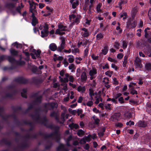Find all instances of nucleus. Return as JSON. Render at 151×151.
I'll use <instances>...</instances> for the list:
<instances>
[{
  "label": "nucleus",
  "instance_id": "nucleus-29",
  "mask_svg": "<svg viewBox=\"0 0 151 151\" xmlns=\"http://www.w3.org/2000/svg\"><path fill=\"white\" fill-rule=\"evenodd\" d=\"M31 116L32 118L35 119L38 122H40L41 120V119L40 117V115L35 116L34 115L32 114L31 115Z\"/></svg>",
  "mask_w": 151,
  "mask_h": 151
},
{
  "label": "nucleus",
  "instance_id": "nucleus-16",
  "mask_svg": "<svg viewBox=\"0 0 151 151\" xmlns=\"http://www.w3.org/2000/svg\"><path fill=\"white\" fill-rule=\"evenodd\" d=\"M68 126L71 130L73 129H78L79 128V126L78 124H75L73 123H72L70 124Z\"/></svg>",
  "mask_w": 151,
  "mask_h": 151
},
{
  "label": "nucleus",
  "instance_id": "nucleus-61",
  "mask_svg": "<svg viewBox=\"0 0 151 151\" xmlns=\"http://www.w3.org/2000/svg\"><path fill=\"white\" fill-rule=\"evenodd\" d=\"M91 57L93 60H97L99 58V57L98 56H95L94 55V54H92Z\"/></svg>",
  "mask_w": 151,
  "mask_h": 151
},
{
  "label": "nucleus",
  "instance_id": "nucleus-34",
  "mask_svg": "<svg viewBox=\"0 0 151 151\" xmlns=\"http://www.w3.org/2000/svg\"><path fill=\"white\" fill-rule=\"evenodd\" d=\"M38 20L37 18L32 19L31 24L32 26H35L38 23Z\"/></svg>",
  "mask_w": 151,
  "mask_h": 151
},
{
  "label": "nucleus",
  "instance_id": "nucleus-6",
  "mask_svg": "<svg viewBox=\"0 0 151 151\" xmlns=\"http://www.w3.org/2000/svg\"><path fill=\"white\" fill-rule=\"evenodd\" d=\"M136 25V22L133 21L132 19H129L127 24V27L129 29L135 28Z\"/></svg>",
  "mask_w": 151,
  "mask_h": 151
},
{
  "label": "nucleus",
  "instance_id": "nucleus-36",
  "mask_svg": "<svg viewBox=\"0 0 151 151\" xmlns=\"http://www.w3.org/2000/svg\"><path fill=\"white\" fill-rule=\"evenodd\" d=\"M47 143L50 144L49 145H46L45 147V149L46 150L49 149L52 147V144L51 141L48 140H47Z\"/></svg>",
  "mask_w": 151,
  "mask_h": 151
},
{
  "label": "nucleus",
  "instance_id": "nucleus-13",
  "mask_svg": "<svg viewBox=\"0 0 151 151\" xmlns=\"http://www.w3.org/2000/svg\"><path fill=\"white\" fill-rule=\"evenodd\" d=\"M150 29L149 27L145 28L144 30L145 32V37L146 38H148L151 36V31H150Z\"/></svg>",
  "mask_w": 151,
  "mask_h": 151
},
{
  "label": "nucleus",
  "instance_id": "nucleus-31",
  "mask_svg": "<svg viewBox=\"0 0 151 151\" xmlns=\"http://www.w3.org/2000/svg\"><path fill=\"white\" fill-rule=\"evenodd\" d=\"M77 90L78 92H81L82 93L84 92L85 91V88L84 86L82 87L81 86H79L78 87Z\"/></svg>",
  "mask_w": 151,
  "mask_h": 151
},
{
  "label": "nucleus",
  "instance_id": "nucleus-20",
  "mask_svg": "<svg viewBox=\"0 0 151 151\" xmlns=\"http://www.w3.org/2000/svg\"><path fill=\"white\" fill-rule=\"evenodd\" d=\"M27 140H26V142L24 141V142L20 146V148L21 149L23 150L29 147V144L28 142H27Z\"/></svg>",
  "mask_w": 151,
  "mask_h": 151
},
{
  "label": "nucleus",
  "instance_id": "nucleus-52",
  "mask_svg": "<svg viewBox=\"0 0 151 151\" xmlns=\"http://www.w3.org/2000/svg\"><path fill=\"white\" fill-rule=\"evenodd\" d=\"M134 124V123L133 121H132L131 120L129 121L128 122H127L126 123V125H129L131 126L132 125H133Z\"/></svg>",
  "mask_w": 151,
  "mask_h": 151
},
{
  "label": "nucleus",
  "instance_id": "nucleus-54",
  "mask_svg": "<svg viewBox=\"0 0 151 151\" xmlns=\"http://www.w3.org/2000/svg\"><path fill=\"white\" fill-rule=\"evenodd\" d=\"M21 7L20 6H18L14 10L16 11V13L17 12L20 14L21 13Z\"/></svg>",
  "mask_w": 151,
  "mask_h": 151
},
{
  "label": "nucleus",
  "instance_id": "nucleus-11",
  "mask_svg": "<svg viewBox=\"0 0 151 151\" xmlns=\"http://www.w3.org/2000/svg\"><path fill=\"white\" fill-rule=\"evenodd\" d=\"M57 151H68V148L65 147L63 144H60L56 148Z\"/></svg>",
  "mask_w": 151,
  "mask_h": 151
},
{
  "label": "nucleus",
  "instance_id": "nucleus-59",
  "mask_svg": "<svg viewBox=\"0 0 151 151\" xmlns=\"http://www.w3.org/2000/svg\"><path fill=\"white\" fill-rule=\"evenodd\" d=\"M43 27L44 29L43 30H48L49 29L48 25L47 23H46L44 24Z\"/></svg>",
  "mask_w": 151,
  "mask_h": 151
},
{
  "label": "nucleus",
  "instance_id": "nucleus-12",
  "mask_svg": "<svg viewBox=\"0 0 151 151\" xmlns=\"http://www.w3.org/2000/svg\"><path fill=\"white\" fill-rule=\"evenodd\" d=\"M91 135L90 134H89L87 136L85 137L84 138L82 139L80 142L81 143L85 144L86 143V141L87 142H89L91 140Z\"/></svg>",
  "mask_w": 151,
  "mask_h": 151
},
{
  "label": "nucleus",
  "instance_id": "nucleus-21",
  "mask_svg": "<svg viewBox=\"0 0 151 151\" xmlns=\"http://www.w3.org/2000/svg\"><path fill=\"white\" fill-rule=\"evenodd\" d=\"M32 83L35 85H38L41 83V81L40 79L35 77L32 78Z\"/></svg>",
  "mask_w": 151,
  "mask_h": 151
},
{
  "label": "nucleus",
  "instance_id": "nucleus-40",
  "mask_svg": "<svg viewBox=\"0 0 151 151\" xmlns=\"http://www.w3.org/2000/svg\"><path fill=\"white\" fill-rule=\"evenodd\" d=\"M93 118L94 120V123L96 125H99L100 121L99 119L97 118H96L95 116H93Z\"/></svg>",
  "mask_w": 151,
  "mask_h": 151
},
{
  "label": "nucleus",
  "instance_id": "nucleus-25",
  "mask_svg": "<svg viewBox=\"0 0 151 151\" xmlns=\"http://www.w3.org/2000/svg\"><path fill=\"white\" fill-rule=\"evenodd\" d=\"M42 96H40L37 97L33 101V103L34 104H36L37 103L40 104L42 101Z\"/></svg>",
  "mask_w": 151,
  "mask_h": 151
},
{
  "label": "nucleus",
  "instance_id": "nucleus-50",
  "mask_svg": "<svg viewBox=\"0 0 151 151\" xmlns=\"http://www.w3.org/2000/svg\"><path fill=\"white\" fill-rule=\"evenodd\" d=\"M107 60L109 61L114 63H116L117 62V61L116 60L113 59L110 57H109L107 58Z\"/></svg>",
  "mask_w": 151,
  "mask_h": 151
},
{
  "label": "nucleus",
  "instance_id": "nucleus-37",
  "mask_svg": "<svg viewBox=\"0 0 151 151\" xmlns=\"http://www.w3.org/2000/svg\"><path fill=\"white\" fill-rule=\"evenodd\" d=\"M0 116L3 120H4V121L6 122L8 121V119L9 117L10 116L9 115H6L5 116H4L2 114Z\"/></svg>",
  "mask_w": 151,
  "mask_h": 151
},
{
  "label": "nucleus",
  "instance_id": "nucleus-7",
  "mask_svg": "<svg viewBox=\"0 0 151 151\" xmlns=\"http://www.w3.org/2000/svg\"><path fill=\"white\" fill-rule=\"evenodd\" d=\"M4 145L10 146L12 145V142L5 138H3L0 140V145L2 146Z\"/></svg>",
  "mask_w": 151,
  "mask_h": 151
},
{
  "label": "nucleus",
  "instance_id": "nucleus-51",
  "mask_svg": "<svg viewBox=\"0 0 151 151\" xmlns=\"http://www.w3.org/2000/svg\"><path fill=\"white\" fill-rule=\"evenodd\" d=\"M41 110V109L40 108H39L37 109H36L35 110V116H38V115H40V114L39 113V112Z\"/></svg>",
  "mask_w": 151,
  "mask_h": 151
},
{
  "label": "nucleus",
  "instance_id": "nucleus-22",
  "mask_svg": "<svg viewBox=\"0 0 151 151\" xmlns=\"http://www.w3.org/2000/svg\"><path fill=\"white\" fill-rule=\"evenodd\" d=\"M97 73V70L96 68H92L91 70H90L89 71V75L90 76H94Z\"/></svg>",
  "mask_w": 151,
  "mask_h": 151
},
{
  "label": "nucleus",
  "instance_id": "nucleus-15",
  "mask_svg": "<svg viewBox=\"0 0 151 151\" xmlns=\"http://www.w3.org/2000/svg\"><path fill=\"white\" fill-rule=\"evenodd\" d=\"M9 52L12 56L15 57L18 56L19 52L17 50L11 48L9 50Z\"/></svg>",
  "mask_w": 151,
  "mask_h": 151
},
{
  "label": "nucleus",
  "instance_id": "nucleus-56",
  "mask_svg": "<svg viewBox=\"0 0 151 151\" xmlns=\"http://www.w3.org/2000/svg\"><path fill=\"white\" fill-rule=\"evenodd\" d=\"M125 116L127 118H130L132 117V114L129 112H127L124 114Z\"/></svg>",
  "mask_w": 151,
  "mask_h": 151
},
{
  "label": "nucleus",
  "instance_id": "nucleus-49",
  "mask_svg": "<svg viewBox=\"0 0 151 151\" xmlns=\"http://www.w3.org/2000/svg\"><path fill=\"white\" fill-rule=\"evenodd\" d=\"M69 56H71L72 57H70L68 58V61L69 63H71L73 62L74 60V59L73 58V56L72 55H69Z\"/></svg>",
  "mask_w": 151,
  "mask_h": 151
},
{
  "label": "nucleus",
  "instance_id": "nucleus-23",
  "mask_svg": "<svg viewBox=\"0 0 151 151\" xmlns=\"http://www.w3.org/2000/svg\"><path fill=\"white\" fill-rule=\"evenodd\" d=\"M7 60L9 62L12 63H13L15 62H16V61L14 57L12 56L7 55Z\"/></svg>",
  "mask_w": 151,
  "mask_h": 151
},
{
  "label": "nucleus",
  "instance_id": "nucleus-60",
  "mask_svg": "<svg viewBox=\"0 0 151 151\" xmlns=\"http://www.w3.org/2000/svg\"><path fill=\"white\" fill-rule=\"evenodd\" d=\"M136 85V83L133 82H131L129 85L128 87L129 88H133V86Z\"/></svg>",
  "mask_w": 151,
  "mask_h": 151
},
{
  "label": "nucleus",
  "instance_id": "nucleus-64",
  "mask_svg": "<svg viewBox=\"0 0 151 151\" xmlns=\"http://www.w3.org/2000/svg\"><path fill=\"white\" fill-rule=\"evenodd\" d=\"M148 15L149 19L151 21V8L149 9L148 11Z\"/></svg>",
  "mask_w": 151,
  "mask_h": 151
},
{
  "label": "nucleus",
  "instance_id": "nucleus-28",
  "mask_svg": "<svg viewBox=\"0 0 151 151\" xmlns=\"http://www.w3.org/2000/svg\"><path fill=\"white\" fill-rule=\"evenodd\" d=\"M109 49V47L106 45L104 47V49L102 50V53L104 55H106L108 52Z\"/></svg>",
  "mask_w": 151,
  "mask_h": 151
},
{
  "label": "nucleus",
  "instance_id": "nucleus-39",
  "mask_svg": "<svg viewBox=\"0 0 151 151\" xmlns=\"http://www.w3.org/2000/svg\"><path fill=\"white\" fill-rule=\"evenodd\" d=\"M17 64L19 65H24L25 64V62L23 60H16Z\"/></svg>",
  "mask_w": 151,
  "mask_h": 151
},
{
  "label": "nucleus",
  "instance_id": "nucleus-48",
  "mask_svg": "<svg viewBox=\"0 0 151 151\" xmlns=\"http://www.w3.org/2000/svg\"><path fill=\"white\" fill-rule=\"evenodd\" d=\"M143 79V78L142 77H139L138 79V80L139 81L138 82V84L139 85H142L143 83V82L142 81Z\"/></svg>",
  "mask_w": 151,
  "mask_h": 151
},
{
  "label": "nucleus",
  "instance_id": "nucleus-46",
  "mask_svg": "<svg viewBox=\"0 0 151 151\" xmlns=\"http://www.w3.org/2000/svg\"><path fill=\"white\" fill-rule=\"evenodd\" d=\"M72 4V8L73 9H75L77 6L78 5V1H76V2H73Z\"/></svg>",
  "mask_w": 151,
  "mask_h": 151
},
{
  "label": "nucleus",
  "instance_id": "nucleus-8",
  "mask_svg": "<svg viewBox=\"0 0 151 151\" xmlns=\"http://www.w3.org/2000/svg\"><path fill=\"white\" fill-rule=\"evenodd\" d=\"M16 113L14 112L13 114L11 115L10 116L12 117L14 119V122L15 124L17 126H20L22 124L17 119V115L16 114Z\"/></svg>",
  "mask_w": 151,
  "mask_h": 151
},
{
  "label": "nucleus",
  "instance_id": "nucleus-53",
  "mask_svg": "<svg viewBox=\"0 0 151 151\" xmlns=\"http://www.w3.org/2000/svg\"><path fill=\"white\" fill-rule=\"evenodd\" d=\"M38 93H32L30 97L31 98H35L37 97L38 95Z\"/></svg>",
  "mask_w": 151,
  "mask_h": 151
},
{
  "label": "nucleus",
  "instance_id": "nucleus-47",
  "mask_svg": "<svg viewBox=\"0 0 151 151\" xmlns=\"http://www.w3.org/2000/svg\"><path fill=\"white\" fill-rule=\"evenodd\" d=\"M68 110L69 112L73 115H75L77 113V111L76 110H73L70 108H69Z\"/></svg>",
  "mask_w": 151,
  "mask_h": 151
},
{
  "label": "nucleus",
  "instance_id": "nucleus-57",
  "mask_svg": "<svg viewBox=\"0 0 151 151\" xmlns=\"http://www.w3.org/2000/svg\"><path fill=\"white\" fill-rule=\"evenodd\" d=\"M68 68L70 70H71L72 69H75L76 67L74 64H71L69 66Z\"/></svg>",
  "mask_w": 151,
  "mask_h": 151
},
{
  "label": "nucleus",
  "instance_id": "nucleus-26",
  "mask_svg": "<svg viewBox=\"0 0 151 151\" xmlns=\"http://www.w3.org/2000/svg\"><path fill=\"white\" fill-rule=\"evenodd\" d=\"M49 33L48 30H42L41 31V36L42 37H44L48 36Z\"/></svg>",
  "mask_w": 151,
  "mask_h": 151
},
{
  "label": "nucleus",
  "instance_id": "nucleus-63",
  "mask_svg": "<svg viewBox=\"0 0 151 151\" xmlns=\"http://www.w3.org/2000/svg\"><path fill=\"white\" fill-rule=\"evenodd\" d=\"M74 78L72 76H70L69 77V80L70 81L73 83L74 81Z\"/></svg>",
  "mask_w": 151,
  "mask_h": 151
},
{
  "label": "nucleus",
  "instance_id": "nucleus-43",
  "mask_svg": "<svg viewBox=\"0 0 151 151\" xmlns=\"http://www.w3.org/2000/svg\"><path fill=\"white\" fill-rule=\"evenodd\" d=\"M130 90H131L130 92V93L132 95H134V94H137L138 93L137 91L134 90V88H130Z\"/></svg>",
  "mask_w": 151,
  "mask_h": 151
},
{
  "label": "nucleus",
  "instance_id": "nucleus-19",
  "mask_svg": "<svg viewBox=\"0 0 151 151\" xmlns=\"http://www.w3.org/2000/svg\"><path fill=\"white\" fill-rule=\"evenodd\" d=\"M137 9L136 6L134 7L133 8L132 11V17L133 19L134 18L135 15L137 12Z\"/></svg>",
  "mask_w": 151,
  "mask_h": 151
},
{
  "label": "nucleus",
  "instance_id": "nucleus-5",
  "mask_svg": "<svg viewBox=\"0 0 151 151\" xmlns=\"http://www.w3.org/2000/svg\"><path fill=\"white\" fill-rule=\"evenodd\" d=\"M29 79L24 78L23 76L18 77L14 80V81L22 84H26L29 83Z\"/></svg>",
  "mask_w": 151,
  "mask_h": 151
},
{
  "label": "nucleus",
  "instance_id": "nucleus-41",
  "mask_svg": "<svg viewBox=\"0 0 151 151\" xmlns=\"http://www.w3.org/2000/svg\"><path fill=\"white\" fill-rule=\"evenodd\" d=\"M104 36L101 33H99L97 34L96 36V39L97 40H99L100 39L103 38Z\"/></svg>",
  "mask_w": 151,
  "mask_h": 151
},
{
  "label": "nucleus",
  "instance_id": "nucleus-17",
  "mask_svg": "<svg viewBox=\"0 0 151 151\" xmlns=\"http://www.w3.org/2000/svg\"><path fill=\"white\" fill-rule=\"evenodd\" d=\"M81 77V80L82 82L86 81L87 77L85 72L83 71L82 72Z\"/></svg>",
  "mask_w": 151,
  "mask_h": 151
},
{
  "label": "nucleus",
  "instance_id": "nucleus-58",
  "mask_svg": "<svg viewBox=\"0 0 151 151\" xmlns=\"http://www.w3.org/2000/svg\"><path fill=\"white\" fill-rule=\"evenodd\" d=\"M57 113L55 111H53L50 113V116L51 117H55Z\"/></svg>",
  "mask_w": 151,
  "mask_h": 151
},
{
  "label": "nucleus",
  "instance_id": "nucleus-24",
  "mask_svg": "<svg viewBox=\"0 0 151 151\" xmlns=\"http://www.w3.org/2000/svg\"><path fill=\"white\" fill-rule=\"evenodd\" d=\"M81 30L83 31L84 32V33H83L82 36L84 37H88L89 35V32L88 29L85 28H83L81 29Z\"/></svg>",
  "mask_w": 151,
  "mask_h": 151
},
{
  "label": "nucleus",
  "instance_id": "nucleus-18",
  "mask_svg": "<svg viewBox=\"0 0 151 151\" xmlns=\"http://www.w3.org/2000/svg\"><path fill=\"white\" fill-rule=\"evenodd\" d=\"M32 52L36 55V57L39 58H40V55L41 51L40 50H36L35 49H33L32 50Z\"/></svg>",
  "mask_w": 151,
  "mask_h": 151
},
{
  "label": "nucleus",
  "instance_id": "nucleus-32",
  "mask_svg": "<svg viewBox=\"0 0 151 151\" xmlns=\"http://www.w3.org/2000/svg\"><path fill=\"white\" fill-rule=\"evenodd\" d=\"M4 98H9L11 99H13V94L12 93H7L4 96Z\"/></svg>",
  "mask_w": 151,
  "mask_h": 151
},
{
  "label": "nucleus",
  "instance_id": "nucleus-1",
  "mask_svg": "<svg viewBox=\"0 0 151 151\" xmlns=\"http://www.w3.org/2000/svg\"><path fill=\"white\" fill-rule=\"evenodd\" d=\"M48 120L46 117L45 116L42 119H41V120L39 123L53 131V132H58L60 129L59 127L52 124H48Z\"/></svg>",
  "mask_w": 151,
  "mask_h": 151
},
{
  "label": "nucleus",
  "instance_id": "nucleus-14",
  "mask_svg": "<svg viewBox=\"0 0 151 151\" xmlns=\"http://www.w3.org/2000/svg\"><path fill=\"white\" fill-rule=\"evenodd\" d=\"M32 71L33 73L36 74H41L42 73V71L39 70L37 67L36 66H34L32 68Z\"/></svg>",
  "mask_w": 151,
  "mask_h": 151
},
{
  "label": "nucleus",
  "instance_id": "nucleus-35",
  "mask_svg": "<svg viewBox=\"0 0 151 151\" xmlns=\"http://www.w3.org/2000/svg\"><path fill=\"white\" fill-rule=\"evenodd\" d=\"M145 68L147 70L151 71V63H146L145 64Z\"/></svg>",
  "mask_w": 151,
  "mask_h": 151
},
{
  "label": "nucleus",
  "instance_id": "nucleus-30",
  "mask_svg": "<svg viewBox=\"0 0 151 151\" xmlns=\"http://www.w3.org/2000/svg\"><path fill=\"white\" fill-rule=\"evenodd\" d=\"M12 108L15 113H16L18 110L21 111L22 110V108L21 106L17 107L12 106Z\"/></svg>",
  "mask_w": 151,
  "mask_h": 151
},
{
  "label": "nucleus",
  "instance_id": "nucleus-10",
  "mask_svg": "<svg viewBox=\"0 0 151 151\" xmlns=\"http://www.w3.org/2000/svg\"><path fill=\"white\" fill-rule=\"evenodd\" d=\"M24 140V141L26 142V140H27V142H28V140L30 139H37V136L36 134L29 135L27 134L24 136L22 137Z\"/></svg>",
  "mask_w": 151,
  "mask_h": 151
},
{
  "label": "nucleus",
  "instance_id": "nucleus-62",
  "mask_svg": "<svg viewBox=\"0 0 151 151\" xmlns=\"http://www.w3.org/2000/svg\"><path fill=\"white\" fill-rule=\"evenodd\" d=\"M93 104V102L92 101H89L86 103V105L89 106H91Z\"/></svg>",
  "mask_w": 151,
  "mask_h": 151
},
{
  "label": "nucleus",
  "instance_id": "nucleus-3",
  "mask_svg": "<svg viewBox=\"0 0 151 151\" xmlns=\"http://www.w3.org/2000/svg\"><path fill=\"white\" fill-rule=\"evenodd\" d=\"M43 106L45 109L48 108L49 110H53L55 108H57L58 104L56 102H51L48 103H45L43 104Z\"/></svg>",
  "mask_w": 151,
  "mask_h": 151
},
{
  "label": "nucleus",
  "instance_id": "nucleus-38",
  "mask_svg": "<svg viewBox=\"0 0 151 151\" xmlns=\"http://www.w3.org/2000/svg\"><path fill=\"white\" fill-rule=\"evenodd\" d=\"M66 109H64V110L63 112L61 113V119H62L63 121H65V115L66 112Z\"/></svg>",
  "mask_w": 151,
  "mask_h": 151
},
{
  "label": "nucleus",
  "instance_id": "nucleus-2",
  "mask_svg": "<svg viewBox=\"0 0 151 151\" xmlns=\"http://www.w3.org/2000/svg\"><path fill=\"white\" fill-rule=\"evenodd\" d=\"M60 133H51V134H46L45 135L43 136V137L45 140H47L49 138H52V139L55 140L56 142L59 143L61 139Z\"/></svg>",
  "mask_w": 151,
  "mask_h": 151
},
{
  "label": "nucleus",
  "instance_id": "nucleus-27",
  "mask_svg": "<svg viewBox=\"0 0 151 151\" xmlns=\"http://www.w3.org/2000/svg\"><path fill=\"white\" fill-rule=\"evenodd\" d=\"M49 48L51 50L54 51L57 49V46L55 44L52 43L50 45Z\"/></svg>",
  "mask_w": 151,
  "mask_h": 151
},
{
  "label": "nucleus",
  "instance_id": "nucleus-4",
  "mask_svg": "<svg viewBox=\"0 0 151 151\" xmlns=\"http://www.w3.org/2000/svg\"><path fill=\"white\" fill-rule=\"evenodd\" d=\"M15 4L13 3H7L5 4V6L6 8L9 9L11 12L14 15L16 14V12L13 9L15 7Z\"/></svg>",
  "mask_w": 151,
  "mask_h": 151
},
{
  "label": "nucleus",
  "instance_id": "nucleus-42",
  "mask_svg": "<svg viewBox=\"0 0 151 151\" xmlns=\"http://www.w3.org/2000/svg\"><path fill=\"white\" fill-rule=\"evenodd\" d=\"M65 45V40L64 38H61V43L60 44V47L63 48H64Z\"/></svg>",
  "mask_w": 151,
  "mask_h": 151
},
{
  "label": "nucleus",
  "instance_id": "nucleus-33",
  "mask_svg": "<svg viewBox=\"0 0 151 151\" xmlns=\"http://www.w3.org/2000/svg\"><path fill=\"white\" fill-rule=\"evenodd\" d=\"M138 125L140 127H145L147 126V123L144 121H140L138 122Z\"/></svg>",
  "mask_w": 151,
  "mask_h": 151
},
{
  "label": "nucleus",
  "instance_id": "nucleus-45",
  "mask_svg": "<svg viewBox=\"0 0 151 151\" xmlns=\"http://www.w3.org/2000/svg\"><path fill=\"white\" fill-rule=\"evenodd\" d=\"M113 73V72L112 71L108 70L105 73V74L106 75H107L109 77H111Z\"/></svg>",
  "mask_w": 151,
  "mask_h": 151
},
{
  "label": "nucleus",
  "instance_id": "nucleus-9",
  "mask_svg": "<svg viewBox=\"0 0 151 151\" xmlns=\"http://www.w3.org/2000/svg\"><path fill=\"white\" fill-rule=\"evenodd\" d=\"M121 114L119 113H114L110 117V120L113 122L118 120L120 119Z\"/></svg>",
  "mask_w": 151,
  "mask_h": 151
},
{
  "label": "nucleus",
  "instance_id": "nucleus-55",
  "mask_svg": "<svg viewBox=\"0 0 151 151\" xmlns=\"http://www.w3.org/2000/svg\"><path fill=\"white\" fill-rule=\"evenodd\" d=\"M123 43V48L124 49H126L127 47V43L126 41L125 40H123L122 42Z\"/></svg>",
  "mask_w": 151,
  "mask_h": 151
},
{
  "label": "nucleus",
  "instance_id": "nucleus-44",
  "mask_svg": "<svg viewBox=\"0 0 151 151\" xmlns=\"http://www.w3.org/2000/svg\"><path fill=\"white\" fill-rule=\"evenodd\" d=\"M120 46V44L117 42H115L114 47L117 49H118L119 48V47Z\"/></svg>",
  "mask_w": 151,
  "mask_h": 151
}]
</instances>
